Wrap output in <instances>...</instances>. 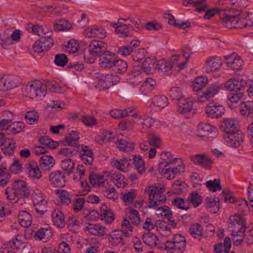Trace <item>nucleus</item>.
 Here are the masks:
<instances>
[{"label": "nucleus", "instance_id": "1", "mask_svg": "<svg viewBox=\"0 0 253 253\" xmlns=\"http://www.w3.org/2000/svg\"><path fill=\"white\" fill-rule=\"evenodd\" d=\"M165 188L163 185L151 186L147 189L149 193V202L147 207L150 209H156L157 215H161L166 218L170 219L172 212L168 207L164 206L158 207L159 205L164 203L166 201V197L164 194Z\"/></svg>", "mask_w": 253, "mask_h": 253}, {"label": "nucleus", "instance_id": "2", "mask_svg": "<svg viewBox=\"0 0 253 253\" xmlns=\"http://www.w3.org/2000/svg\"><path fill=\"white\" fill-rule=\"evenodd\" d=\"M158 170L168 179H172L179 172H183L184 166L179 158H173L169 152L160 154Z\"/></svg>", "mask_w": 253, "mask_h": 253}, {"label": "nucleus", "instance_id": "3", "mask_svg": "<svg viewBox=\"0 0 253 253\" xmlns=\"http://www.w3.org/2000/svg\"><path fill=\"white\" fill-rule=\"evenodd\" d=\"M5 195L9 200H15V202H17L19 199L28 197L30 190L24 181L17 180L11 187L9 186L6 189Z\"/></svg>", "mask_w": 253, "mask_h": 253}, {"label": "nucleus", "instance_id": "4", "mask_svg": "<svg viewBox=\"0 0 253 253\" xmlns=\"http://www.w3.org/2000/svg\"><path fill=\"white\" fill-rule=\"evenodd\" d=\"M23 92L30 98L41 100L46 94V86L40 81L32 82L25 86Z\"/></svg>", "mask_w": 253, "mask_h": 253}, {"label": "nucleus", "instance_id": "5", "mask_svg": "<svg viewBox=\"0 0 253 253\" xmlns=\"http://www.w3.org/2000/svg\"><path fill=\"white\" fill-rule=\"evenodd\" d=\"M124 117L129 116L133 118L134 123L141 126L143 129H147L151 127L155 120L146 114H138L134 111V108L128 107L123 110Z\"/></svg>", "mask_w": 253, "mask_h": 253}, {"label": "nucleus", "instance_id": "6", "mask_svg": "<svg viewBox=\"0 0 253 253\" xmlns=\"http://www.w3.org/2000/svg\"><path fill=\"white\" fill-rule=\"evenodd\" d=\"M127 218L124 219L122 224V231L124 232L126 236H128L129 233L128 232L132 231V227L130 222L135 225H137L140 222V219L139 216L138 211L135 210H128L126 213Z\"/></svg>", "mask_w": 253, "mask_h": 253}, {"label": "nucleus", "instance_id": "7", "mask_svg": "<svg viewBox=\"0 0 253 253\" xmlns=\"http://www.w3.org/2000/svg\"><path fill=\"white\" fill-rule=\"evenodd\" d=\"M21 84V79L16 75L4 76L0 79V90L6 91L18 87Z\"/></svg>", "mask_w": 253, "mask_h": 253}, {"label": "nucleus", "instance_id": "8", "mask_svg": "<svg viewBox=\"0 0 253 253\" xmlns=\"http://www.w3.org/2000/svg\"><path fill=\"white\" fill-rule=\"evenodd\" d=\"M32 198L36 211L40 214H44L47 211V201L42 191L39 189H35L32 193Z\"/></svg>", "mask_w": 253, "mask_h": 253}, {"label": "nucleus", "instance_id": "9", "mask_svg": "<svg viewBox=\"0 0 253 253\" xmlns=\"http://www.w3.org/2000/svg\"><path fill=\"white\" fill-rule=\"evenodd\" d=\"M232 11L236 12L235 15L227 14L226 13H219L220 18L222 20L224 26L230 29L241 28L240 25H238L240 21L239 17L240 11L237 10H234Z\"/></svg>", "mask_w": 253, "mask_h": 253}, {"label": "nucleus", "instance_id": "10", "mask_svg": "<svg viewBox=\"0 0 253 253\" xmlns=\"http://www.w3.org/2000/svg\"><path fill=\"white\" fill-rule=\"evenodd\" d=\"M120 78L118 76H113V74L98 77L96 79L95 85L96 88L99 89H106L112 85L119 82Z\"/></svg>", "mask_w": 253, "mask_h": 253}, {"label": "nucleus", "instance_id": "11", "mask_svg": "<svg viewBox=\"0 0 253 253\" xmlns=\"http://www.w3.org/2000/svg\"><path fill=\"white\" fill-rule=\"evenodd\" d=\"M26 29L41 38H51L52 36V32L46 26L33 25L32 23H28L26 26Z\"/></svg>", "mask_w": 253, "mask_h": 253}, {"label": "nucleus", "instance_id": "12", "mask_svg": "<svg viewBox=\"0 0 253 253\" xmlns=\"http://www.w3.org/2000/svg\"><path fill=\"white\" fill-rule=\"evenodd\" d=\"M220 88L218 83H215L207 88L203 92L197 94V100L199 102H205L212 98L217 94Z\"/></svg>", "mask_w": 253, "mask_h": 253}, {"label": "nucleus", "instance_id": "13", "mask_svg": "<svg viewBox=\"0 0 253 253\" xmlns=\"http://www.w3.org/2000/svg\"><path fill=\"white\" fill-rule=\"evenodd\" d=\"M190 160L194 164L209 170L211 169L213 164L211 159L204 153L191 156Z\"/></svg>", "mask_w": 253, "mask_h": 253}, {"label": "nucleus", "instance_id": "14", "mask_svg": "<svg viewBox=\"0 0 253 253\" xmlns=\"http://www.w3.org/2000/svg\"><path fill=\"white\" fill-rule=\"evenodd\" d=\"M107 45L104 42L99 40H93L88 45V50L91 56L99 57L107 49Z\"/></svg>", "mask_w": 253, "mask_h": 253}, {"label": "nucleus", "instance_id": "15", "mask_svg": "<svg viewBox=\"0 0 253 253\" xmlns=\"http://www.w3.org/2000/svg\"><path fill=\"white\" fill-rule=\"evenodd\" d=\"M53 40L51 38H41L34 44L33 47L35 52L40 53L46 51L53 45Z\"/></svg>", "mask_w": 253, "mask_h": 253}, {"label": "nucleus", "instance_id": "16", "mask_svg": "<svg viewBox=\"0 0 253 253\" xmlns=\"http://www.w3.org/2000/svg\"><path fill=\"white\" fill-rule=\"evenodd\" d=\"M225 140L227 145L231 147H238L243 141V133L241 131L227 134L225 136Z\"/></svg>", "mask_w": 253, "mask_h": 253}, {"label": "nucleus", "instance_id": "17", "mask_svg": "<svg viewBox=\"0 0 253 253\" xmlns=\"http://www.w3.org/2000/svg\"><path fill=\"white\" fill-rule=\"evenodd\" d=\"M48 179L50 183L55 187H63L66 183L64 174L60 170L51 172Z\"/></svg>", "mask_w": 253, "mask_h": 253}, {"label": "nucleus", "instance_id": "18", "mask_svg": "<svg viewBox=\"0 0 253 253\" xmlns=\"http://www.w3.org/2000/svg\"><path fill=\"white\" fill-rule=\"evenodd\" d=\"M124 236L126 237L122 231V228L121 231H114L108 236L109 243L113 247H121L125 243Z\"/></svg>", "mask_w": 253, "mask_h": 253}, {"label": "nucleus", "instance_id": "19", "mask_svg": "<svg viewBox=\"0 0 253 253\" xmlns=\"http://www.w3.org/2000/svg\"><path fill=\"white\" fill-rule=\"evenodd\" d=\"M195 110L194 102L185 97L177 102V110L181 114H188Z\"/></svg>", "mask_w": 253, "mask_h": 253}, {"label": "nucleus", "instance_id": "20", "mask_svg": "<svg viewBox=\"0 0 253 253\" xmlns=\"http://www.w3.org/2000/svg\"><path fill=\"white\" fill-rule=\"evenodd\" d=\"M229 228L231 229V233H238L240 230L245 229V221L244 219L237 215L232 216L230 218Z\"/></svg>", "mask_w": 253, "mask_h": 253}, {"label": "nucleus", "instance_id": "21", "mask_svg": "<svg viewBox=\"0 0 253 253\" xmlns=\"http://www.w3.org/2000/svg\"><path fill=\"white\" fill-rule=\"evenodd\" d=\"M205 111L209 116L218 118L224 113V108L222 105L210 102L206 107Z\"/></svg>", "mask_w": 253, "mask_h": 253}, {"label": "nucleus", "instance_id": "22", "mask_svg": "<svg viewBox=\"0 0 253 253\" xmlns=\"http://www.w3.org/2000/svg\"><path fill=\"white\" fill-rule=\"evenodd\" d=\"M238 121L233 118H228L225 119L221 126V129L225 131L227 134L234 132L237 131H240L238 129Z\"/></svg>", "mask_w": 253, "mask_h": 253}, {"label": "nucleus", "instance_id": "23", "mask_svg": "<svg viewBox=\"0 0 253 253\" xmlns=\"http://www.w3.org/2000/svg\"><path fill=\"white\" fill-rule=\"evenodd\" d=\"M224 86L230 91H241L245 88L242 79L241 81L235 79H229L225 83Z\"/></svg>", "mask_w": 253, "mask_h": 253}, {"label": "nucleus", "instance_id": "24", "mask_svg": "<svg viewBox=\"0 0 253 253\" xmlns=\"http://www.w3.org/2000/svg\"><path fill=\"white\" fill-rule=\"evenodd\" d=\"M111 25L115 28V32L119 37H126L129 36V29H133V26L130 24L122 25L120 22L111 23Z\"/></svg>", "mask_w": 253, "mask_h": 253}, {"label": "nucleus", "instance_id": "25", "mask_svg": "<svg viewBox=\"0 0 253 253\" xmlns=\"http://www.w3.org/2000/svg\"><path fill=\"white\" fill-rule=\"evenodd\" d=\"M52 221L57 228H63L65 225L63 213L59 209H55L51 213Z\"/></svg>", "mask_w": 253, "mask_h": 253}, {"label": "nucleus", "instance_id": "26", "mask_svg": "<svg viewBox=\"0 0 253 253\" xmlns=\"http://www.w3.org/2000/svg\"><path fill=\"white\" fill-rule=\"evenodd\" d=\"M98 58L99 63H116L119 61H123V60L118 58L116 53L106 51V50Z\"/></svg>", "mask_w": 253, "mask_h": 253}, {"label": "nucleus", "instance_id": "27", "mask_svg": "<svg viewBox=\"0 0 253 253\" xmlns=\"http://www.w3.org/2000/svg\"><path fill=\"white\" fill-rule=\"evenodd\" d=\"M80 157L85 165H91L94 161V155L91 149L88 146L83 147L80 152Z\"/></svg>", "mask_w": 253, "mask_h": 253}, {"label": "nucleus", "instance_id": "28", "mask_svg": "<svg viewBox=\"0 0 253 253\" xmlns=\"http://www.w3.org/2000/svg\"><path fill=\"white\" fill-rule=\"evenodd\" d=\"M169 104L168 98L164 95H159L155 96L152 101L151 107L157 111H160L167 106Z\"/></svg>", "mask_w": 253, "mask_h": 253}, {"label": "nucleus", "instance_id": "29", "mask_svg": "<svg viewBox=\"0 0 253 253\" xmlns=\"http://www.w3.org/2000/svg\"><path fill=\"white\" fill-rule=\"evenodd\" d=\"M52 234L51 228L46 225L45 227L41 228L38 230L35 234V237L36 240H43L45 242L52 237Z\"/></svg>", "mask_w": 253, "mask_h": 253}, {"label": "nucleus", "instance_id": "30", "mask_svg": "<svg viewBox=\"0 0 253 253\" xmlns=\"http://www.w3.org/2000/svg\"><path fill=\"white\" fill-rule=\"evenodd\" d=\"M85 229L90 234L96 236H102L106 233V228L98 224L89 223Z\"/></svg>", "mask_w": 253, "mask_h": 253}, {"label": "nucleus", "instance_id": "31", "mask_svg": "<svg viewBox=\"0 0 253 253\" xmlns=\"http://www.w3.org/2000/svg\"><path fill=\"white\" fill-rule=\"evenodd\" d=\"M186 244L170 242H166L165 245V249L171 253H183L185 250Z\"/></svg>", "mask_w": 253, "mask_h": 253}, {"label": "nucleus", "instance_id": "32", "mask_svg": "<svg viewBox=\"0 0 253 253\" xmlns=\"http://www.w3.org/2000/svg\"><path fill=\"white\" fill-rule=\"evenodd\" d=\"M156 81L152 78H147L141 85L140 91L144 95H147L154 89Z\"/></svg>", "mask_w": 253, "mask_h": 253}, {"label": "nucleus", "instance_id": "33", "mask_svg": "<svg viewBox=\"0 0 253 253\" xmlns=\"http://www.w3.org/2000/svg\"><path fill=\"white\" fill-rule=\"evenodd\" d=\"M40 164L43 171H49L54 166L55 160L51 156L44 155L41 158Z\"/></svg>", "mask_w": 253, "mask_h": 253}, {"label": "nucleus", "instance_id": "34", "mask_svg": "<svg viewBox=\"0 0 253 253\" xmlns=\"http://www.w3.org/2000/svg\"><path fill=\"white\" fill-rule=\"evenodd\" d=\"M208 83V78L205 76L198 77L194 80L192 87L194 91H198L204 88Z\"/></svg>", "mask_w": 253, "mask_h": 253}, {"label": "nucleus", "instance_id": "35", "mask_svg": "<svg viewBox=\"0 0 253 253\" xmlns=\"http://www.w3.org/2000/svg\"><path fill=\"white\" fill-rule=\"evenodd\" d=\"M129 161H131V159L124 158L118 160L117 159H114L112 160L111 164L113 167L116 168L122 171H126L130 165Z\"/></svg>", "mask_w": 253, "mask_h": 253}, {"label": "nucleus", "instance_id": "36", "mask_svg": "<svg viewBox=\"0 0 253 253\" xmlns=\"http://www.w3.org/2000/svg\"><path fill=\"white\" fill-rule=\"evenodd\" d=\"M231 243L230 238L226 237L224 239L223 244L218 243L214 248V253H222L224 249V253H228L230 250Z\"/></svg>", "mask_w": 253, "mask_h": 253}, {"label": "nucleus", "instance_id": "37", "mask_svg": "<svg viewBox=\"0 0 253 253\" xmlns=\"http://www.w3.org/2000/svg\"><path fill=\"white\" fill-rule=\"evenodd\" d=\"M27 173L30 177L33 179H40L42 176V172L35 163H30L27 168Z\"/></svg>", "mask_w": 253, "mask_h": 253}, {"label": "nucleus", "instance_id": "38", "mask_svg": "<svg viewBox=\"0 0 253 253\" xmlns=\"http://www.w3.org/2000/svg\"><path fill=\"white\" fill-rule=\"evenodd\" d=\"M216 128L211 125L208 123L201 122L197 126V130L200 134L199 135L204 137L206 136V133L208 132H214Z\"/></svg>", "mask_w": 253, "mask_h": 253}, {"label": "nucleus", "instance_id": "39", "mask_svg": "<svg viewBox=\"0 0 253 253\" xmlns=\"http://www.w3.org/2000/svg\"><path fill=\"white\" fill-rule=\"evenodd\" d=\"M18 221L22 226L28 227L32 223V216L25 211H20L18 216Z\"/></svg>", "mask_w": 253, "mask_h": 253}, {"label": "nucleus", "instance_id": "40", "mask_svg": "<svg viewBox=\"0 0 253 253\" xmlns=\"http://www.w3.org/2000/svg\"><path fill=\"white\" fill-rule=\"evenodd\" d=\"M142 239L144 243L151 248L157 247L158 239L157 236L153 233L148 232L143 235Z\"/></svg>", "mask_w": 253, "mask_h": 253}, {"label": "nucleus", "instance_id": "41", "mask_svg": "<svg viewBox=\"0 0 253 253\" xmlns=\"http://www.w3.org/2000/svg\"><path fill=\"white\" fill-rule=\"evenodd\" d=\"M240 112L243 116L253 118V102H243Z\"/></svg>", "mask_w": 253, "mask_h": 253}, {"label": "nucleus", "instance_id": "42", "mask_svg": "<svg viewBox=\"0 0 253 253\" xmlns=\"http://www.w3.org/2000/svg\"><path fill=\"white\" fill-rule=\"evenodd\" d=\"M75 164L73 160L70 159H66L62 161L61 167L64 172L70 175L75 169Z\"/></svg>", "mask_w": 253, "mask_h": 253}, {"label": "nucleus", "instance_id": "43", "mask_svg": "<svg viewBox=\"0 0 253 253\" xmlns=\"http://www.w3.org/2000/svg\"><path fill=\"white\" fill-rule=\"evenodd\" d=\"M55 31H68L72 28L71 24L65 19L58 20L53 25Z\"/></svg>", "mask_w": 253, "mask_h": 253}, {"label": "nucleus", "instance_id": "44", "mask_svg": "<svg viewBox=\"0 0 253 253\" xmlns=\"http://www.w3.org/2000/svg\"><path fill=\"white\" fill-rule=\"evenodd\" d=\"M192 4L193 6L196 7L197 11L201 12L207 10V5L206 0H188L187 3L185 4L186 6L188 5Z\"/></svg>", "mask_w": 253, "mask_h": 253}, {"label": "nucleus", "instance_id": "45", "mask_svg": "<svg viewBox=\"0 0 253 253\" xmlns=\"http://www.w3.org/2000/svg\"><path fill=\"white\" fill-rule=\"evenodd\" d=\"M118 147L120 150L124 152H128L133 149V144L126 138L118 139L117 141Z\"/></svg>", "mask_w": 253, "mask_h": 253}, {"label": "nucleus", "instance_id": "46", "mask_svg": "<svg viewBox=\"0 0 253 253\" xmlns=\"http://www.w3.org/2000/svg\"><path fill=\"white\" fill-rule=\"evenodd\" d=\"M166 18L169 20L168 23L169 25L180 29H185L191 26V24L189 22H182L181 23L177 22L171 14H167Z\"/></svg>", "mask_w": 253, "mask_h": 253}, {"label": "nucleus", "instance_id": "47", "mask_svg": "<svg viewBox=\"0 0 253 253\" xmlns=\"http://www.w3.org/2000/svg\"><path fill=\"white\" fill-rule=\"evenodd\" d=\"M111 177L114 183L118 188H124L127 184V179L121 173H114Z\"/></svg>", "mask_w": 253, "mask_h": 253}, {"label": "nucleus", "instance_id": "48", "mask_svg": "<svg viewBox=\"0 0 253 253\" xmlns=\"http://www.w3.org/2000/svg\"><path fill=\"white\" fill-rule=\"evenodd\" d=\"M169 95L172 100H176L177 102L185 97L182 88L179 86L172 87L169 91Z\"/></svg>", "mask_w": 253, "mask_h": 253}, {"label": "nucleus", "instance_id": "49", "mask_svg": "<svg viewBox=\"0 0 253 253\" xmlns=\"http://www.w3.org/2000/svg\"><path fill=\"white\" fill-rule=\"evenodd\" d=\"M89 180L90 183L93 186H102L104 185L106 179L104 175H98L92 173L89 175Z\"/></svg>", "mask_w": 253, "mask_h": 253}, {"label": "nucleus", "instance_id": "50", "mask_svg": "<svg viewBox=\"0 0 253 253\" xmlns=\"http://www.w3.org/2000/svg\"><path fill=\"white\" fill-rule=\"evenodd\" d=\"M6 146L2 148V151L6 156L12 155L14 152L16 148L15 141L13 139H7L5 140Z\"/></svg>", "mask_w": 253, "mask_h": 253}, {"label": "nucleus", "instance_id": "51", "mask_svg": "<svg viewBox=\"0 0 253 253\" xmlns=\"http://www.w3.org/2000/svg\"><path fill=\"white\" fill-rule=\"evenodd\" d=\"M147 138L150 145L155 148H159L161 146L162 141L159 135L154 133H151L148 135Z\"/></svg>", "mask_w": 253, "mask_h": 253}, {"label": "nucleus", "instance_id": "52", "mask_svg": "<svg viewBox=\"0 0 253 253\" xmlns=\"http://www.w3.org/2000/svg\"><path fill=\"white\" fill-rule=\"evenodd\" d=\"M190 234L198 240H200L203 234V230L199 224L192 225L189 228Z\"/></svg>", "mask_w": 253, "mask_h": 253}, {"label": "nucleus", "instance_id": "53", "mask_svg": "<svg viewBox=\"0 0 253 253\" xmlns=\"http://www.w3.org/2000/svg\"><path fill=\"white\" fill-rule=\"evenodd\" d=\"M79 139V136L78 132L72 131L69 135L65 138L64 141L68 146H75L78 144Z\"/></svg>", "mask_w": 253, "mask_h": 253}, {"label": "nucleus", "instance_id": "54", "mask_svg": "<svg viewBox=\"0 0 253 253\" xmlns=\"http://www.w3.org/2000/svg\"><path fill=\"white\" fill-rule=\"evenodd\" d=\"M109 69L113 72V76H117L116 74H120L126 71L127 64H109Z\"/></svg>", "mask_w": 253, "mask_h": 253}, {"label": "nucleus", "instance_id": "55", "mask_svg": "<svg viewBox=\"0 0 253 253\" xmlns=\"http://www.w3.org/2000/svg\"><path fill=\"white\" fill-rule=\"evenodd\" d=\"M44 84L46 85V88H48L50 91L57 93H64L66 91V89L64 87L57 84L51 83L49 81H46L44 83Z\"/></svg>", "mask_w": 253, "mask_h": 253}, {"label": "nucleus", "instance_id": "56", "mask_svg": "<svg viewBox=\"0 0 253 253\" xmlns=\"http://www.w3.org/2000/svg\"><path fill=\"white\" fill-rule=\"evenodd\" d=\"M133 164L137 172L142 173L145 171L144 162L140 156H134L133 158Z\"/></svg>", "mask_w": 253, "mask_h": 253}, {"label": "nucleus", "instance_id": "57", "mask_svg": "<svg viewBox=\"0 0 253 253\" xmlns=\"http://www.w3.org/2000/svg\"><path fill=\"white\" fill-rule=\"evenodd\" d=\"M155 69L160 73L169 75L172 73L173 64H155Z\"/></svg>", "mask_w": 253, "mask_h": 253}, {"label": "nucleus", "instance_id": "58", "mask_svg": "<svg viewBox=\"0 0 253 253\" xmlns=\"http://www.w3.org/2000/svg\"><path fill=\"white\" fill-rule=\"evenodd\" d=\"M40 142L43 145L50 149H54L57 146V143L47 136H42L40 137Z\"/></svg>", "mask_w": 253, "mask_h": 253}, {"label": "nucleus", "instance_id": "59", "mask_svg": "<svg viewBox=\"0 0 253 253\" xmlns=\"http://www.w3.org/2000/svg\"><path fill=\"white\" fill-rule=\"evenodd\" d=\"M206 201L207 202V208H214V209L213 210H211V212H212L213 213H215L218 211L219 200L217 198H213L211 197H208L206 198Z\"/></svg>", "mask_w": 253, "mask_h": 253}, {"label": "nucleus", "instance_id": "60", "mask_svg": "<svg viewBox=\"0 0 253 253\" xmlns=\"http://www.w3.org/2000/svg\"><path fill=\"white\" fill-rule=\"evenodd\" d=\"M138 68V67H135L133 69L132 76L134 78L131 79L129 82L130 84L134 87L138 85L142 81L141 77H139V75L141 74V72Z\"/></svg>", "mask_w": 253, "mask_h": 253}, {"label": "nucleus", "instance_id": "61", "mask_svg": "<svg viewBox=\"0 0 253 253\" xmlns=\"http://www.w3.org/2000/svg\"><path fill=\"white\" fill-rule=\"evenodd\" d=\"M233 244L235 246L241 244L245 238V230H240L238 233H232Z\"/></svg>", "mask_w": 253, "mask_h": 253}, {"label": "nucleus", "instance_id": "62", "mask_svg": "<svg viewBox=\"0 0 253 253\" xmlns=\"http://www.w3.org/2000/svg\"><path fill=\"white\" fill-rule=\"evenodd\" d=\"M100 217L101 220H104L107 224L111 223L114 219V214L110 210H101Z\"/></svg>", "mask_w": 253, "mask_h": 253}, {"label": "nucleus", "instance_id": "63", "mask_svg": "<svg viewBox=\"0 0 253 253\" xmlns=\"http://www.w3.org/2000/svg\"><path fill=\"white\" fill-rule=\"evenodd\" d=\"M172 203L175 207L181 210H187L189 208V202L182 198H175Z\"/></svg>", "mask_w": 253, "mask_h": 253}, {"label": "nucleus", "instance_id": "64", "mask_svg": "<svg viewBox=\"0 0 253 253\" xmlns=\"http://www.w3.org/2000/svg\"><path fill=\"white\" fill-rule=\"evenodd\" d=\"M66 104L59 101L50 100L47 103V108L54 109L56 111H60L66 107Z\"/></svg>", "mask_w": 253, "mask_h": 253}]
</instances>
